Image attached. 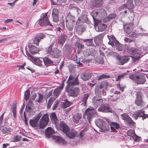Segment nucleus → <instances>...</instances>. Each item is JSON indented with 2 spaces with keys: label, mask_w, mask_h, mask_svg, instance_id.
Here are the masks:
<instances>
[{
  "label": "nucleus",
  "mask_w": 148,
  "mask_h": 148,
  "mask_svg": "<svg viewBox=\"0 0 148 148\" xmlns=\"http://www.w3.org/2000/svg\"><path fill=\"white\" fill-rule=\"evenodd\" d=\"M42 60L45 65L47 66L53 63L52 60L47 57L43 58Z\"/></svg>",
  "instance_id": "31"
},
{
  "label": "nucleus",
  "mask_w": 148,
  "mask_h": 148,
  "mask_svg": "<svg viewBox=\"0 0 148 148\" xmlns=\"http://www.w3.org/2000/svg\"><path fill=\"white\" fill-rule=\"evenodd\" d=\"M52 50V46L50 45L49 47L46 48V52L47 54H49L50 53Z\"/></svg>",
  "instance_id": "52"
},
{
  "label": "nucleus",
  "mask_w": 148,
  "mask_h": 148,
  "mask_svg": "<svg viewBox=\"0 0 148 148\" xmlns=\"http://www.w3.org/2000/svg\"><path fill=\"white\" fill-rule=\"evenodd\" d=\"M66 91L68 92L69 96L73 97H77L80 92V89L78 87L71 88L67 87Z\"/></svg>",
  "instance_id": "3"
},
{
  "label": "nucleus",
  "mask_w": 148,
  "mask_h": 148,
  "mask_svg": "<svg viewBox=\"0 0 148 148\" xmlns=\"http://www.w3.org/2000/svg\"><path fill=\"white\" fill-rule=\"evenodd\" d=\"M124 40L127 43H130L132 42L133 41L132 40L127 37L125 38Z\"/></svg>",
  "instance_id": "64"
},
{
  "label": "nucleus",
  "mask_w": 148,
  "mask_h": 148,
  "mask_svg": "<svg viewBox=\"0 0 148 148\" xmlns=\"http://www.w3.org/2000/svg\"><path fill=\"white\" fill-rule=\"evenodd\" d=\"M53 17V22H57L59 21V17L58 16H52Z\"/></svg>",
  "instance_id": "60"
},
{
  "label": "nucleus",
  "mask_w": 148,
  "mask_h": 148,
  "mask_svg": "<svg viewBox=\"0 0 148 148\" xmlns=\"http://www.w3.org/2000/svg\"><path fill=\"white\" fill-rule=\"evenodd\" d=\"M29 122L31 125L34 127H36L38 126V121L33 118L30 119Z\"/></svg>",
  "instance_id": "32"
},
{
  "label": "nucleus",
  "mask_w": 148,
  "mask_h": 148,
  "mask_svg": "<svg viewBox=\"0 0 148 148\" xmlns=\"http://www.w3.org/2000/svg\"><path fill=\"white\" fill-rule=\"evenodd\" d=\"M29 56L30 59L33 60V62L36 65L39 66H42V61L40 60L39 58L34 57L30 54H29Z\"/></svg>",
  "instance_id": "15"
},
{
  "label": "nucleus",
  "mask_w": 148,
  "mask_h": 148,
  "mask_svg": "<svg viewBox=\"0 0 148 148\" xmlns=\"http://www.w3.org/2000/svg\"><path fill=\"white\" fill-rule=\"evenodd\" d=\"M63 88V86H61L60 87L56 88L54 91V94L55 96H57L60 94L61 90Z\"/></svg>",
  "instance_id": "37"
},
{
  "label": "nucleus",
  "mask_w": 148,
  "mask_h": 148,
  "mask_svg": "<svg viewBox=\"0 0 148 148\" xmlns=\"http://www.w3.org/2000/svg\"><path fill=\"white\" fill-rule=\"evenodd\" d=\"M55 132L51 127H49L45 130V134L47 137H50L52 134H54Z\"/></svg>",
  "instance_id": "24"
},
{
  "label": "nucleus",
  "mask_w": 148,
  "mask_h": 148,
  "mask_svg": "<svg viewBox=\"0 0 148 148\" xmlns=\"http://www.w3.org/2000/svg\"><path fill=\"white\" fill-rule=\"evenodd\" d=\"M93 104L97 108L99 105L102 103L103 100L102 99L97 97H94L92 99Z\"/></svg>",
  "instance_id": "12"
},
{
  "label": "nucleus",
  "mask_w": 148,
  "mask_h": 148,
  "mask_svg": "<svg viewBox=\"0 0 148 148\" xmlns=\"http://www.w3.org/2000/svg\"><path fill=\"white\" fill-rule=\"evenodd\" d=\"M92 75V74L90 73L85 71L81 74L80 78L84 81H87L91 77Z\"/></svg>",
  "instance_id": "14"
},
{
  "label": "nucleus",
  "mask_w": 148,
  "mask_h": 148,
  "mask_svg": "<svg viewBox=\"0 0 148 148\" xmlns=\"http://www.w3.org/2000/svg\"><path fill=\"white\" fill-rule=\"evenodd\" d=\"M95 122L96 125L99 128H101V130H106L105 128V125L106 126L107 125L105 124L106 122L105 121L102 119H97L95 120Z\"/></svg>",
  "instance_id": "11"
},
{
  "label": "nucleus",
  "mask_w": 148,
  "mask_h": 148,
  "mask_svg": "<svg viewBox=\"0 0 148 148\" xmlns=\"http://www.w3.org/2000/svg\"><path fill=\"white\" fill-rule=\"evenodd\" d=\"M89 97V94L88 93H86L84 94L82 97L81 99V105L85 106L86 105V102L88 97Z\"/></svg>",
  "instance_id": "29"
},
{
  "label": "nucleus",
  "mask_w": 148,
  "mask_h": 148,
  "mask_svg": "<svg viewBox=\"0 0 148 148\" xmlns=\"http://www.w3.org/2000/svg\"><path fill=\"white\" fill-rule=\"evenodd\" d=\"M25 110L27 112H30L31 110V107L28 104H27L25 108Z\"/></svg>",
  "instance_id": "61"
},
{
  "label": "nucleus",
  "mask_w": 148,
  "mask_h": 148,
  "mask_svg": "<svg viewBox=\"0 0 148 148\" xmlns=\"http://www.w3.org/2000/svg\"><path fill=\"white\" fill-rule=\"evenodd\" d=\"M104 35L103 34H100L95 38L94 41L96 45H99L101 43L103 37Z\"/></svg>",
  "instance_id": "22"
},
{
  "label": "nucleus",
  "mask_w": 148,
  "mask_h": 148,
  "mask_svg": "<svg viewBox=\"0 0 148 148\" xmlns=\"http://www.w3.org/2000/svg\"><path fill=\"white\" fill-rule=\"evenodd\" d=\"M101 0H95L92 3V5L95 7H98L101 5Z\"/></svg>",
  "instance_id": "36"
},
{
  "label": "nucleus",
  "mask_w": 148,
  "mask_h": 148,
  "mask_svg": "<svg viewBox=\"0 0 148 148\" xmlns=\"http://www.w3.org/2000/svg\"><path fill=\"white\" fill-rule=\"evenodd\" d=\"M116 49L119 51H122L124 48V46L120 44L119 42L115 44Z\"/></svg>",
  "instance_id": "43"
},
{
  "label": "nucleus",
  "mask_w": 148,
  "mask_h": 148,
  "mask_svg": "<svg viewBox=\"0 0 148 148\" xmlns=\"http://www.w3.org/2000/svg\"><path fill=\"white\" fill-rule=\"evenodd\" d=\"M16 106L15 104H14L13 105L12 108V112L13 114V119H15L16 117Z\"/></svg>",
  "instance_id": "45"
},
{
  "label": "nucleus",
  "mask_w": 148,
  "mask_h": 148,
  "mask_svg": "<svg viewBox=\"0 0 148 148\" xmlns=\"http://www.w3.org/2000/svg\"><path fill=\"white\" fill-rule=\"evenodd\" d=\"M134 24L131 23L124 24L125 31L128 34H130L132 31L133 29V25Z\"/></svg>",
  "instance_id": "18"
},
{
  "label": "nucleus",
  "mask_w": 148,
  "mask_h": 148,
  "mask_svg": "<svg viewBox=\"0 0 148 148\" xmlns=\"http://www.w3.org/2000/svg\"><path fill=\"white\" fill-rule=\"evenodd\" d=\"M50 118L52 123H55L57 121V118L56 114L54 113L51 114L50 116Z\"/></svg>",
  "instance_id": "38"
},
{
  "label": "nucleus",
  "mask_w": 148,
  "mask_h": 148,
  "mask_svg": "<svg viewBox=\"0 0 148 148\" xmlns=\"http://www.w3.org/2000/svg\"><path fill=\"white\" fill-rule=\"evenodd\" d=\"M39 95V99L38 100V102L39 103H40L42 102V101L43 99V95H41L40 93H38Z\"/></svg>",
  "instance_id": "55"
},
{
  "label": "nucleus",
  "mask_w": 148,
  "mask_h": 148,
  "mask_svg": "<svg viewBox=\"0 0 148 148\" xmlns=\"http://www.w3.org/2000/svg\"><path fill=\"white\" fill-rule=\"evenodd\" d=\"M82 118V115L80 114H77L74 116L73 120V122L77 124L80 123V120Z\"/></svg>",
  "instance_id": "28"
},
{
  "label": "nucleus",
  "mask_w": 148,
  "mask_h": 148,
  "mask_svg": "<svg viewBox=\"0 0 148 148\" xmlns=\"http://www.w3.org/2000/svg\"><path fill=\"white\" fill-rule=\"evenodd\" d=\"M53 138L57 142L61 143L62 144L65 143V141L63 139L59 136H53Z\"/></svg>",
  "instance_id": "35"
},
{
  "label": "nucleus",
  "mask_w": 148,
  "mask_h": 148,
  "mask_svg": "<svg viewBox=\"0 0 148 148\" xmlns=\"http://www.w3.org/2000/svg\"><path fill=\"white\" fill-rule=\"evenodd\" d=\"M42 112H40L39 113L36 114L33 118L34 119L36 120L38 122L42 116Z\"/></svg>",
  "instance_id": "48"
},
{
  "label": "nucleus",
  "mask_w": 148,
  "mask_h": 148,
  "mask_svg": "<svg viewBox=\"0 0 148 148\" xmlns=\"http://www.w3.org/2000/svg\"><path fill=\"white\" fill-rule=\"evenodd\" d=\"M129 77L138 84H143L146 81L145 75L143 74L131 75H129Z\"/></svg>",
  "instance_id": "1"
},
{
  "label": "nucleus",
  "mask_w": 148,
  "mask_h": 148,
  "mask_svg": "<svg viewBox=\"0 0 148 148\" xmlns=\"http://www.w3.org/2000/svg\"><path fill=\"white\" fill-rule=\"evenodd\" d=\"M117 59V63L119 65H123L127 62L130 59L129 57L127 56H121L118 55L116 57Z\"/></svg>",
  "instance_id": "10"
},
{
  "label": "nucleus",
  "mask_w": 148,
  "mask_h": 148,
  "mask_svg": "<svg viewBox=\"0 0 148 148\" xmlns=\"http://www.w3.org/2000/svg\"><path fill=\"white\" fill-rule=\"evenodd\" d=\"M95 52V50L93 49H87L86 51L84 52V54L86 56L92 55Z\"/></svg>",
  "instance_id": "34"
},
{
  "label": "nucleus",
  "mask_w": 148,
  "mask_h": 148,
  "mask_svg": "<svg viewBox=\"0 0 148 148\" xmlns=\"http://www.w3.org/2000/svg\"><path fill=\"white\" fill-rule=\"evenodd\" d=\"M45 35L43 34H40L37 35L35 38L34 40V42L37 45H39L40 40L45 38Z\"/></svg>",
  "instance_id": "16"
},
{
  "label": "nucleus",
  "mask_w": 148,
  "mask_h": 148,
  "mask_svg": "<svg viewBox=\"0 0 148 148\" xmlns=\"http://www.w3.org/2000/svg\"><path fill=\"white\" fill-rule=\"evenodd\" d=\"M58 9L54 8L52 11V16H58Z\"/></svg>",
  "instance_id": "51"
},
{
  "label": "nucleus",
  "mask_w": 148,
  "mask_h": 148,
  "mask_svg": "<svg viewBox=\"0 0 148 148\" xmlns=\"http://www.w3.org/2000/svg\"><path fill=\"white\" fill-rule=\"evenodd\" d=\"M129 51L131 54L134 55L136 57L139 58L140 54L139 53V50L135 48L134 47H131L129 49Z\"/></svg>",
  "instance_id": "21"
},
{
  "label": "nucleus",
  "mask_w": 148,
  "mask_h": 148,
  "mask_svg": "<svg viewBox=\"0 0 148 148\" xmlns=\"http://www.w3.org/2000/svg\"><path fill=\"white\" fill-rule=\"evenodd\" d=\"M145 112L144 111H142V113H143V114L142 115H141L140 116L142 117V119L143 120H144V119H145L147 118L148 117V115L147 114H145L144 113V112Z\"/></svg>",
  "instance_id": "63"
},
{
  "label": "nucleus",
  "mask_w": 148,
  "mask_h": 148,
  "mask_svg": "<svg viewBox=\"0 0 148 148\" xmlns=\"http://www.w3.org/2000/svg\"><path fill=\"white\" fill-rule=\"evenodd\" d=\"M110 125L111 130L115 132H117L116 130H119L121 128L120 124L117 123L112 122L111 123Z\"/></svg>",
  "instance_id": "19"
},
{
  "label": "nucleus",
  "mask_w": 148,
  "mask_h": 148,
  "mask_svg": "<svg viewBox=\"0 0 148 148\" xmlns=\"http://www.w3.org/2000/svg\"><path fill=\"white\" fill-rule=\"evenodd\" d=\"M53 101L51 99H50L48 101L47 104V108H49L51 106L52 104L53 103Z\"/></svg>",
  "instance_id": "62"
},
{
  "label": "nucleus",
  "mask_w": 148,
  "mask_h": 148,
  "mask_svg": "<svg viewBox=\"0 0 148 148\" xmlns=\"http://www.w3.org/2000/svg\"><path fill=\"white\" fill-rule=\"evenodd\" d=\"M67 36L65 34H62L59 38L58 41V43L62 45L65 42L66 38Z\"/></svg>",
  "instance_id": "30"
},
{
  "label": "nucleus",
  "mask_w": 148,
  "mask_h": 148,
  "mask_svg": "<svg viewBox=\"0 0 148 148\" xmlns=\"http://www.w3.org/2000/svg\"><path fill=\"white\" fill-rule=\"evenodd\" d=\"M68 86L70 87L71 86L74 85H78L79 84V82L78 79V77H76L69 76L66 82Z\"/></svg>",
  "instance_id": "9"
},
{
  "label": "nucleus",
  "mask_w": 148,
  "mask_h": 148,
  "mask_svg": "<svg viewBox=\"0 0 148 148\" xmlns=\"http://www.w3.org/2000/svg\"><path fill=\"white\" fill-rule=\"evenodd\" d=\"M132 137L133 138L134 140V141L137 142L140 141L141 139L140 137L137 136L136 134L134 135Z\"/></svg>",
  "instance_id": "50"
},
{
  "label": "nucleus",
  "mask_w": 148,
  "mask_h": 148,
  "mask_svg": "<svg viewBox=\"0 0 148 148\" xmlns=\"http://www.w3.org/2000/svg\"><path fill=\"white\" fill-rule=\"evenodd\" d=\"M99 111L103 112H112V109L108 105H103L101 106L98 109Z\"/></svg>",
  "instance_id": "13"
},
{
  "label": "nucleus",
  "mask_w": 148,
  "mask_h": 148,
  "mask_svg": "<svg viewBox=\"0 0 148 148\" xmlns=\"http://www.w3.org/2000/svg\"><path fill=\"white\" fill-rule=\"evenodd\" d=\"M92 39H86L84 40V42H86V45L88 46L92 45Z\"/></svg>",
  "instance_id": "46"
},
{
  "label": "nucleus",
  "mask_w": 148,
  "mask_h": 148,
  "mask_svg": "<svg viewBox=\"0 0 148 148\" xmlns=\"http://www.w3.org/2000/svg\"><path fill=\"white\" fill-rule=\"evenodd\" d=\"M66 0H57L58 3H54L53 2H51L52 4L53 5H60L62 3H63L65 1H66Z\"/></svg>",
  "instance_id": "53"
},
{
  "label": "nucleus",
  "mask_w": 148,
  "mask_h": 148,
  "mask_svg": "<svg viewBox=\"0 0 148 148\" xmlns=\"http://www.w3.org/2000/svg\"><path fill=\"white\" fill-rule=\"evenodd\" d=\"M71 105V103L68 101L67 100L62 103V106L63 108H67L69 107Z\"/></svg>",
  "instance_id": "40"
},
{
  "label": "nucleus",
  "mask_w": 148,
  "mask_h": 148,
  "mask_svg": "<svg viewBox=\"0 0 148 148\" xmlns=\"http://www.w3.org/2000/svg\"><path fill=\"white\" fill-rule=\"evenodd\" d=\"M70 20L69 21L67 22H70L71 23L73 24H74L75 22V17L71 15L69 16Z\"/></svg>",
  "instance_id": "56"
},
{
  "label": "nucleus",
  "mask_w": 148,
  "mask_h": 148,
  "mask_svg": "<svg viewBox=\"0 0 148 148\" xmlns=\"http://www.w3.org/2000/svg\"><path fill=\"white\" fill-rule=\"evenodd\" d=\"M49 120L48 114H44L40 120L38 126V129H42L44 128L48 123Z\"/></svg>",
  "instance_id": "5"
},
{
  "label": "nucleus",
  "mask_w": 148,
  "mask_h": 148,
  "mask_svg": "<svg viewBox=\"0 0 148 148\" xmlns=\"http://www.w3.org/2000/svg\"><path fill=\"white\" fill-rule=\"evenodd\" d=\"M112 96H109L108 97V99H110L111 100H112V101H115L119 99V97H116V95H115L113 97V98H112Z\"/></svg>",
  "instance_id": "58"
},
{
  "label": "nucleus",
  "mask_w": 148,
  "mask_h": 148,
  "mask_svg": "<svg viewBox=\"0 0 148 148\" xmlns=\"http://www.w3.org/2000/svg\"><path fill=\"white\" fill-rule=\"evenodd\" d=\"M39 24L41 26H52L50 23L47 16V13H43L41 16V18L38 22Z\"/></svg>",
  "instance_id": "4"
},
{
  "label": "nucleus",
  "mask_w": 148,
  "mask_h": 148,
  "mask_svg": "<svg viewBox=\"0 0 148 148\" xmlns=\"http://www.w3.org/2000/svg\"><path fill=\"white\" fill-rule=\"evenodd\" d=\"M122 119L128 125L133 126L134 125V122L131 118L126 113H124L121 115Z\"/></svg>",
  "instance_id": "7"
},
{
  "label": "nucleus",
  "mask_w": 148,
  "mask_h": 148,
  "mask_svg": "<svg viewBox=\"0 0 148 148\" xmlns=\"http://www.w3.org/2000/svg\"><path fill=\"white\" fill-rule=\"evenodd\" d=\"M107 36L108 38L110 41L112 40L113 41H114L116 40L115 37L113 35H111L110 36L107 35Z\"/></svg>",
  "instance_id": "59"
},
{
  "label": "nucleus",
  "mask_w": 148,
  "mask_h": 148,
  "mask_svg": "<svg viewBox=\"0 0 148 148\" xmlns=\"http://www.w3.org/2000/svg\"><path fill=\"white\" fill-rule=\"evenodd\" d=\"M127 133L128 136L132 137L135 134L134 131L132 129H130L128 130Z\"/></svg>",
  "instance_id": "49"
},
{
  "label": "nucleus",
  "mask_w": 148,
  "mask_h": 148,
  "mask_svg": "<svg viewBox=\"0 0 148 148\" xmlns=\"http://www.w3.org/2000/svg\"><path fill=\"white\" fill-rule=\"evenodd\" d=\"M126 75V74L124 73L122 75L118 76L117 77H116V81H118L121 80L122 79H124V77Z\"/></svg>",
  "instance_id": "54"
},
{
  "label": "nucleus",
  "mask_w": 148,
  "mask_h": 148,
  "mask_svg": "<svg viewBox=\"0 0 148 148\" xmlns=\"http://www.w3.org/2000/svg\"><path fill=\"white\" fill-rule=\"evenodd\" d=\"M104 89L97 86V88L95 89V93L99 96H100L102 95L105 96L106 95V92L104 91Z\"/></svg>",
  "instance_id": "17"
},
{
  "label": "nucleus",
  "mask_w": 148,
  "mask_h": 148,
  "mask_svg": "<svg viewBox=\"0 0 148 148\" xmlns=\"http://www.w3.org/2000/svg\"><path fill=\"white\" fill-rule=\"evenodd\" d=\"M12 141L14 142L19 141L22 138V137L20 135H16L12 136Z\"/></svg>",
  "instance_id": "41"
},
{
  "label": "nucleus",
  "mask_w": 148,
  "mask_h": 148,
  "mask_svg": "<svg viewBox=\"0 0 148 148\" xmlns=\"http://www.w3.org/2000/svg\"><path fill=\"white\" fill-rule=\"evenodd\" d=\"M136 98L135 101L136 104L139 106H144L145 103L142 100L143 93L140 91H138L136 94Z\"/></svg>",
  "instance_id": "8"
},
{
  "label": "nucleus",
  "mask_w": 148,
  "mask_h": 148,
  "mask_svg": "<svg viewBox=\"0 0 148 148\" xmlns=\"http://www.w3.org/2000/svg\"><path fill=\"white\" fill-rule=\"evenodd\" d=\"M116 16V15L115 14H112L109 15L108 17L107 18H108V20H110V19H112L113 18H114Z\"/></svg>",
  "instance_id": "57"
},
{
  "label": "nucleus",
  "mask_w": 148,
  "mask_h": 148,
  "mask_svg": "<svg viewBox=\"0 0 148 148\" xmlns=\"http://www.w3.org/2000/svg\"><path fill=\"white\" fill-rule=\"evenodd\" d=\"M30 95L29 90L28 89H27L25 92L24 94V98L25 100L27 101Z\"/></svg>",
  "instance_id": "47"
},
{
  "label": "nucleus",
  "mask_w": 148,
  "mask_h": 148,
  "mask_svg": "<svg viewBox=\"0 0 148 148\" xmlns=\"http://www.w3.org/2000/svg\"><path fill=\"white\" fill-rule=\"evenodd\" d=\"M143 114V113H142V110H138L137 112L131 113L130 115L135 119H137L138 117H140Z\"/></svg>",
  "instance_id": "25"
},
{
  "label": "nucleus",
  "mask_w": 148,
  "mask_h": 148,
  "mask_svg": "<svg viewBox=\"0 0 148 148\" xmlns=\"http://www.w3.org/2000/svg\"><path fill=\"white\" fill-rule=\"evenodd\" d=\"M77 133V132L75 130H72L70 131H68L65 134L69 138L73 139L75 137H76ZM84 133V131L82 130L80 132L79 135L76 137L79 138V141H82L83 140Z\"/></svg>",
  "instance_id": "2"
},
{
  "label": "nucleus",
  "mask_w": 148,
  "mask_h": 148,
  "mask_svg": "<svg viewBox=\"0 0 148 148\" xmlns=\"http://www.w3.org/2000/svg\"><path fill=\"white\" fill-rule=\"evenodd\" d=\"M29 52L32 54L37 53L39 51V49L34 45H31L29 47Z\"/></svg>",
  "instance_id": "27"
},
{
  "label": "nucleus",
  "mask_w": 148,
  "mask_h": 148,
  "mask_svg": "<svg viewBox=\"0 0 148 148\" xmlns=\"http://www.w3.org/2000/svg\"><path fill=\"white\" fill-rule=\"evenodd\" d=\"M108 84L106 82H103L99 85H98L99 87L105 90L108 86Z\"/></svg>",
  "instance_id": "44"
},
{
  "label": "nucleus",
  "mask_w": 148,
  "mask_h": 148,
  "mask_svg": "<svg viewBox=\"0 0 148 148\" xmlns=\"http://www.w3.org/2000/svg\"><path fill=\"white\" fill-rule=\"evenodd\" d=\"M74 24H73L70 22H66V26L67 29L70 31H71L73 29Z\"/></svg>",
  "instance_id": "42"
},
{
  "label": "nucleus",
  "mask_w": 148,
  "mask_h": 148,
  "mask_svg": "<svg viewBox=\"0 0 148 148\" xmlns=\"http://www.w3.org/2000/svg\"><path fill=\"white\" fill-rule=\"evenodd\" d=\"M61 54L60 51L57 48L54 49L52 51V56L55 58H58Z\"/></svg>",
  "instance_id": "23"
},
{
  "label": "nucleus",
  "mask_w": 148,
  "mask_h": 148,
  "mask_svg": "<svg viewBox=\"0 0 148 148\" xmlns=\"http://www.w3.org/2000/svg\"><path fill=\"white\" fill-rule=\"evenodd\" d=\"M125 4L126 8L128 9H132L134 8V5L132 0H128Z\"/></svg>",
  "instance_id": "33"
},
{
  "label": "nucleus",
  "mask_w": 148,
  "mask_h": 148,
  "mask_svg": "<svg viewBox=\"0 0 148 148\" xmlns=\"http://www.w3.org/2000/svg\"><path fill=\"white\" fill-rule=\"evenodd\" d=\"M0 130L3 134L5 135H7L9 134L11 132V129L10 128L4 126L0 127Z\"/></svg>",
  "instance_id": "26"
},
{
  "label": "nucleus",
  "mask_w": 148,
  "mask_h": 148,
  "mask_svg": "<svg viewBox=\"0 0 148 148\" xmlns=\"http://www.w3.org/2000/svg\"><path fill=\"white\" fill-rule=\"evenodd\" d=\"M103 54H101L99 57L95 59L96 62L99 64H102L103 62Z\"/></svg>",
  "instance_id": "39"
},
{
  "label": "nucleus",
  "mask_w": 148,
  "mask_h": 148,
  "mask_svg": "<svg viewBox=\"0 0 148 148\" xmlns=\"http://www.w3.org/2000/svg\"><path fill=\"white\" fill-rule=\"evenodd\" d=\"M85 115L87 116V119L89 123L91 121L92 119L97 115L96 111L92 108H88L86 111Z\"/></svg>",
  "instance_id": "6"
},
{
  "label": "nucleus",
  "mask_w": 148,
  "mask_h": 148,
  "mask_svg": "<svg viewBox=\"0 0 148 148\" xmlns=\"http://www.w3.org/2000/svg\"><path fill=\"white\" fill-rule=\"evenodd\" d=\"M60 129L65 134L69 131V128L67 125L63 121H61L60 123Z\"/></svg>",
  "instance_id": "20"
}]
</instances>
